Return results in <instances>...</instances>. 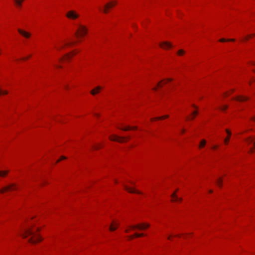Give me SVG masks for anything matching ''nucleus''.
<instances>
[{
  "mask_svg": "<svg viewBox=\"0 0 255 255\" xmlns=\"http://www.w3.org/2000/svg\"><path fill=\"white\" fill-rule=\"evenodd\" d=\"M88 29L87 27L81 24L78 25V28L76 31L75 34L77 37H83L87 33Z\"/></svg>",
  "mask_w": 255,
  "mask_h": 255,
  "instance_id": "1",
  "label": "nucleus"
},
{
  "mask_svg": "<svg viewBox=\"0 0 255 255\" xmlns=\"http://www.w3.org/2000/svg\"><path fill=\"white\" fill-rule=\"evenodd\" d=\"M66 17L70 19H76L79 17V14L75 10L68 11L66 15Z\"/></svg>",
  "mask_w": 255,
  "mask_h": 255,
  "instance_id": "2",
  "label": "nucleus"
},
{
  "mask_svg": "<svg viewBox=\"0 0 255 255\" xmlns=\"http://www.w3.org/2000/svg\"><path fill=\"white\" fill-rule=\"evenodd\" d=\"M159 45L161 47L165 49L171 48L172 46V44L167 41L162 42L159 44Z\"/></svg>",
  "mask_w": 255,
  "mask_h": 255,
  "instance_id": "3",
  "label": "nucleus"
},
{
  "mask_svg": "<svg viewBox=\"0 0 255 255\" xmlns=\"http://www.w3.org/2000/svg\"><path fill=\"white\" fill-rule=\"evenodd\" d=\"M117 3V2L116 1H112V2H110L108 3H107V4H106L105 5V8L104 10V12L105 13H107L108 12L107 8H109L110 7H112V6H114Z\"/></svg>",
  "mask_w": 255,
  "mask_h": 255,
  "instance_id": "4",
  "label": "nucleus"
},
{
  "mask_svg": "<svg viewBox=\"0 0 255 255\" xmlns=\"http://www.w3.org/2000/svg\"><path fill=\"white\" fill-rule=\"evenodd\" d=\"M18 32L26 38H28L30 37L31 34L27 31L23 30L21 29H18Z\"/></svg>",
  "mask_w": 255,
  "mask_h": 255,
  "instance_id": "5",
  "label": "nucleus"
},
{
  "mask_svg": "<svg viewBox=\"0 0 255 255\" xmlns=\"http://www.w3.org/2000/svg\"><path fill=\"white\" fill-rule=\"evenodd\" d=\"M74 44V42H64V43L62 45H59L56 48L58 50H60L62 49L65 46H71Z\"/></svg>",
  "mask_w": 255,
  "mask_h": 255,
  "instance_id": "6",
  "label": "nucleus"
},
{
  "mask_svg": "<svg viewBox=\"0 0 255 255\" xmlns=\"http://www.w3.org/2000/svg\"><path fill=\"white\" fill-rule=\"evenodd\" d=\"M77 52H75V51H72V52L69 53V54H66L64 57L63 58V59H61L60 60V61H62L63 60V59H69L71 57H72L73 55H74V54H76Z\"/></svg>",
  "mask_w": 255,
  "mask_h": 255,
  "instance_id": "7",
  "label": "nucleus"
},
{
  "mask_svg": "<svg viewBox=\"0 0 255 255\" xmlns=\"http://www.w3.org/2000/svg\"><path fill=\"white\" fill-rule=\"evenodd\" d=\"M235 39H226L225 38H222L219 40L220 42H226V41H235Z\"/></svg>",
  "mask_w": 255,
  "mask_h": 255,
  "instance_id": "8",
  "label": "nucleus"
},
{
  "mask_svg": "<svg viewBox=\"0 0 255 255\" xmlns=\"http://www.w3.org/2000/svg\"><path fill=\"white\" fill-rule=\"evenodd\" d=\"M177 53L179 56H182L185 53V51L183 49H180L177 51Z\"/></svg>",
  "mask_w": 255,
  "mask_h": 255,
  "instance_id": "9",
  "label": "nucleus"
},
{
  "mask_svg": "<svg viewBox=\"0 0 255 255\" xmlns=\"http://www.w3.org/2000/svg\"><path fill=\"white\" fill-rule=\"evenodd\" d=\"M15 3L19 6H20L21 5V1H20V0H14Z\"/></svg>",
  "mask_w": 255,
  "mask_h": 255,
  "instance_id": "10",
  "label": "nucleus"
},
{
  "mask_svg": "<svg viewBox=\"0 0 255 255\" xmlns=\"http://www.w3.org/2000/svg\"><path fill=\"white\" fill-rule=\"evenodd\" d=\"M252 37V35H248L246 38H245V40H248L249 38H251Z\"/></svg>",
  "mask_w": 255,
  "mask_h": 255,
  "instance_id": "11",
  "label": "nucleus"
},
{
  "mask_svg": "<svg viewBox=\"0 0 255 255\" xmlns=\"http://www.w3.org/2000/svg\"><path fill=\"white\" fill-rule=\"evenodd\" d=\"M251 66H255V62L253 61V62H251Z\"/></svg>",
  "mask_w": 255,
  "mask_h": 255,
  "instance_id": "12",
  "label": "nucleus"
},
{
  "mask_svg": "<svg viewBox=\"0 0 255 255\" xmlns=\"http://www.w3.org/2000/svg\"><path fill=\"white\" fill-rule=\"evenodd\" d=\"M31 56V55H28L27 57H26V58H23V60H25V59H28V58H29Z\"/></svg>",
  "mask_w": 255,
  "mask_h": 255,
  "instance_id": "13",
  "label": "nucleus"
},
{
  "mask_svg": "<svg viewBox=\"0 0 255 255\" xmlns=\"http://www.w3.org/2000/svg\"><path fill=\"white\" fill-rule=\"evenodd\" d=\"M55 66L56 68H61V66L59 65H56Z\"/></svg>",
  "mask_w": 255,
  "mask_h": 255,
  "instance_id": "14",
  "label": "nucleus"
},
{
  "mask_svg": "<svg viewBox=\"0 0 255 255\" xmlns=\"http://www.w3.org/2000/svg\"><path fill=\"white\" fill-rule=\"evenodd\" d=\"M252 70H253L254 72H255V69H254V68H252Z\"/></svg>",
  "mask_w": 255,
  "mask_h": 255,
  "instance_id": "15",
  "label": "nucleus"
},
{
  "mask_svg": "<svg viewBox=\"0 0 255 255\" xmlns=\"http://www.w3.org/2000/svg\"><path fill=\"white\" fill-rule=\"evenodd\" d=\"M24 0H20V1H21V3Z\"/></svg>",
  "mask_w": 255,
  "mask_h": 255,
  "instance_id": "16",
  "label": "nucleus"
},
{
  "mask_svg": "<svg viewBox=\"0 0 255 255\" xmlns=\"http://www.w3.org/2000/svg\"><path fill=\"white\" fill-rule=\"evenodd\" d=\"M167 80H171V79H167Z\"/></svg>",
  "mask_w": 255,
  "mask_h": 255,
  "instance_id": "17",
  "label": "nucleus"
}]
</instances>
